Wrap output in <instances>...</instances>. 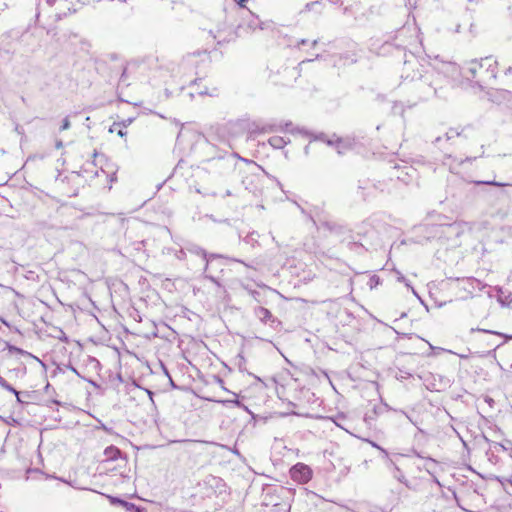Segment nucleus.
Here are the masks:
<instances>
[{
    "label": "nucleus",
    "mask_w": 512,
    "mask_h": 512,
    "mask_svg": "<svg viewBox=\"0 0 512 512\" xmlns=\"http://www.w3.org/2000/svg\"><path fill=\"white\" fill-rule=\"evenodd\" d=\"M467 77L478 86L484 88L496 81L498 74V61L493 56L473 59L466 68Z\"/></svg>",
    "instance_id": "f257e3e1"
},
{
    "label": "nucleus",
    "mask_w": 512,
    "mask_h": 512,
    "mask_svg": "<svg viewBox=\"0 0 512 512\" xmlns=\"http://www.w3.org/2000/svg\"><path fill=\"white\" fill-rule=\"evenodd\" d=\"M224 260L242 263L248 268H254L252 265L247 264L240 259L225 257L221 254L210 253V256L205 260L203 275L204 278L211 281L219 290H222L223 292L225 291L222 279V274L225 268Z\"/></svg>",
    "instance_id": "f03ea898"
},
{
    "label": "nucleus",
    "mask_w": 512,
    "mask_h": 512,
    "mask_svg": "<svg viewBox=\"0 0 512 512\" xmlns=\"http://www.w3.org/2000/svg\"><path fill=\"white\" fill-rule=\"evenodd\" d=\"M79 0H44L42 9L47 12V6L52 8L50 16L60 20L77 10Z\"/></svg>",
    "instance_id": "7ed1b4c3"
},
{
    "label": "nucleus",
    "mask_w": 512,
    "mask_h": 512,
    "mask_svg": "<svg viewBox=\"0 0 512 512\" xmlns=\"http://www.w3.org/2000/svg\"><path fill=\"white\" fill-rule=\"evenodd\" d=\"M253 314L261 324L267 326L272 332L278 333L282 330L281 320L275 317L267 308L256 306L253 308Z\"/></svg>",
    "instance_id": "20e7f679"
},
{
    "label": "nucleus",
    "mask_w": 512,
    "mask_h": 512,
    "mask_svg": "<svg viewBox=\"0 0 512 512\" xmlns=\"http://www.w3.org/2000/svg\"><path fill=\"white\" fill-rule=\"evenodd\" d=\"M408 30L406 28H401L397 31V34L393 41H385L380 47V54L387 55L391 54L394 50L398 52L405 51L408 46V42L406 41Z\"/></svg>",
    "instance_id": "39448f33"
},
{
    "label": "nucleus",
    "mask_w": 512,
    "mask_h": 512,
    "mask_svg": "<svg viewBox=\"0 0 512 512\" xmlns=\"http://www.w3.org/2000/svg\"><path fill=\"white\" fill-rule=\"evenodd\" d=\"M422 76V65L419 60L410 54L404 61L402 77L411 81L420 79Z\"/></svg>",
    "instance_id": "423d86ee"
},
{
    "label": "nucleus",
    "mask_w": 512,
    "mask_h": 512,
    "mask_svg": "<svg viewBox=\"0 0 512 512\" xmlns=\"http://www.w3.org/2000/svg\"><path fill=\"white\" fill-rule=\"evenodd\" d=\"M289 475L294 482L306 484L312 479L313 471L308 465L299 462L290 468Z\"/></svg>",
    "instance_id": "0eeeda50"
},
{
    "label": "nucleus",
    "mask_w": 512,
    "mask_h": 512,
    "mask_svg": "<svg viewBox=\"0 0 512 512\" xmlns=\"http://www.w3.org/2000/svg\"><path fill=\"white\" fill-rule=\"evenodd\" d=\"M277 130L275 124L251 122L247 124V132L250 137H255L260 134L270 133Z\"/></svg>",
    "instance_id": "6e6552de"
},
{
    "label": "nucleus",
    "mask_w": 512,
    "mask_h": 512,
    "mask_svg": "<svg viewBox=\"0 0 512 512\" xmlns=\"http://www.w3.org/2000/svg\"><path fill=\"white\" fill-rule=\"evenodd\" d=\"M87 167L84 168V171L86 173H92L94 176L96 177H99L100 175V172L104 173L108 179V181L110 183H113L114 181H116V171H105L103 169V167L100 168V170H97V169H92L93 166H95V163L94 162H91V163H87L86 164Z\"/></svg>",
    "instance_id": "1a4fd4ad"
},
{
    "label": "nucleus",
    "mask_w": 512,
    "mask_h": 512,
    "mask_svg": "<svg viewBox=\"0 0 512 512\" xmlns=\"http://www.w3.org/2000/svg\"><path fill=\"white\" fill-rule=\"evenodd\" d=\"M465 128H450L444 136H439L435 139V144H441L443 140L450 141L451 139L455 137H461L464 135Z\"/></svg>",
    "instance_id": "9d476101"
},
{
    "label": "nucleus",
    "mask_w": 512,
    "mask_h": 512,
    "mask_svg": "<svg viewBox=\"0 0 512 512\" xmlns=\"http://www.w3.org/2000/svg\"><path fill=\"white\" fill-rule=\"evenodd\" d=\"M6 349L9 351V353L11 354H20V355H23L25 357H29V358H32V359H35L37 360L38 362H40L42 365H43V362L37 358L36 356L32 355L31 353L27 352V351H24L23 349L21 348H18L8 342H6Z\"/></svg>",
    "instance_id": "9b49d317"
},
{
    "label": "nucleus",
    "mask_w": 512,
    "mask_h": 512,
    "mask_svg": "<svg viewBox=\"0 0 512 512\" xmlns=\"http://www.w3.org/2000/svg\"><path fill=\"white\" fill-rule=\"evenodd\" d=\"M290 142L289 139H286L282 136H273L270 137L268 140V143L274 148V149H282L284 148L288 143Z\"/></svg>",
    "instance_id": "f8f14e48"
},
{
    "label": "nucleus",
    "mask_w": 512,
    "mask_h": 512,
    "mask_svg": "<svg viewBox=\"0 0 512 512\" xmlns=\"http://www.w3.org/2000/svg\"><path fill=\"white\" fill-rule=\"evenodd\" d=\"M390 471L394 478H396L399 482L408 486L406 478L400 468L393 462H390Z\"/></svg>",
    "instance_id": "ddd939ff"
},
{
    "label": "nucleus",
    "mask_w": 512,
    "mask_h": 512,
    "mask_svg": "<svg viewBox=\"0 0 512 512\" xmlns=\"http://www.w3.org/2000/svg\"><path fill=\"white\" fill-rule=\"evenodd\" d=\"M391 408L387 404H383L380 406H374L373 408V416L366 414L364 417L365 422L370 423L375 417L384 412V410H390Z\"/></svg>",
    "instance_id": "4468645a"
},
{
    "label": "nucleus",
    "mask_w": 512,
    "mask_h": 512,
    "mask_svg": "<svg viewBox=\"0 0 512 512\" xmlns=\"http://www.w3.org/2000/svg\"><path fill=\"white\" fill-rule=\"evenodd\" d=\"M104 455L106 460L112 461L120 457L121 451L117 447L111 445L104 450Z\"/></svg>",
    "instance_id": "2eb2a0df"
},
{
    "label": "nucleus",
    "mask_w": 512,
    "mask_h": 512,
    "mask_svg": "<svg viewBox=\"0 0 512 512\" xmlns=\"http://www.w3.org/2000/svg\"><path fill=\"white\" fill-rule=\"evenodd\" d=\"M234 364L237 366L238 370L242 373L247 372V361L243 353H238L234 358Z\"/></svg>",
    "instance_id": "dca6fc26"
},
{
    "label": "nucleus",
    "mask_w": 512,
    "mask_h": 512,
    "mask_svg": "<svg viewBox=\"0 0 512 512\" xmlns=\"http://www.w3.org/2000/svg\"><path fill=\"white\" fill-rule=\"evenodd\" d=\"M0 387L5 389L6 391L13 393L16 396L17 401L22 402V400L20 399V393L17 390H15L1 375H0Z\"/></svg>",
    "instance_id": "f3484780"
},
{
    "label": "nucleus",
    "mask_w": 512,
    "mask_h": 512,
    "mask_svg": "<svg viewBox=\"0 0 512 512\" xmlns=\"http://www.w3.org/2000/svg\"><path fill=\"white\" fill-rule=\"evenodd\" d=\"M248 26L252 30H256V29L263 30L264 29V23L261 22L260 19L255 15H252V19L249 21Z\"/></svg>",
    "instance_id": "a211bd4d"
},
{
    "label": "nucleus",
    "mask_w": 512,
    "mask_h": 512,
    "mask_svg": "<svg viewBox=\"0 0 512 512\" xmlns=\"http://www.w3.org/2000/svg\"><path fill=\"white\" fill-rule=\"evenodd\" d=\"M190 252L202 257V259L205 261L209 256H210V253H207L203 248L199 247V246H192L190 249H189Z\"/></svg>",
    "instance_id": "6ab92c4d"
},
{
    "label": "nucleus",
    "mask_w": 512,
    "mask_h": 512,
    "mask_svg": "<svg viewBox=\"0 0 512 512\" xmlns=\"http://www.w3.org/2000/svg\"><path fill=\"white\" fill-rule=\"evenodd\" d=\"M483 332V333H488V334H494V335H497V336H501V337H504L506 340L507 339H512V335L511 336H507L503 333H500V332H496V331H493V330H487V329H481V328H471V333L473 332Z\"/></svg>",
    "instance_id": "aec40b11"
},
{
    "label": "nucleus",
    "mask_w": 512,
    "mask_h": 512,
    "mask_svg": "<svg viewBox=\"0 0 512 512\" xmlns=\"http://www.w3.org/2000/svg\"><path fill=\"white\" fill-rule=\"evenodd\" d=\"M258 238V233L253 231L244 238V241L248 244H251L252 246H255L258 243Z\"/></svg>",
    "instance_id": "412c9836"
},
{
    "label": "nucleus",
    "mask_w": 512,
    "mask_h": 512,
    "mask_svg": "<svg viewBox=\"0 0 512 512\" xmlns=\"http://www.w3.org/2000/svg\"><path fill=\"white\" fill-rule=\"evenodd\" d=\"M396 275H397V280L401 283H404L408 288H411L412 292L417 295L416 291L414 290V288L411 286L410 282L407 280V278L400 272V271H396Z\"/></svg>",
    "instance_id": "4be33fe9"
},
{
    "label": "nucleus",
    "mask_w": 512,
    "mask_h": 512,
    "mask_svg": "<svg viewBox=\"0 0 512 512\" xmlns=\"http://www.w3.org/2000/svg\"><path fill=\"white\" fill-rule=\"evenodd\" d=\"M233 395L235 396L234 399H231V400H222V401H219L220 403H222L223 405H235V406H238V407H243L246 409V407L244 406V404H242L238 399H237V395L235 393H233Z\"/></svg>",
    "instance_id": "5701e85b"
},
{
    "label": "nucleus",
    "mask_w": 512,
    "mask_h": 512,
    "mask_svg": "<svg viewBox=\"0 0 512 512\" xmlns=\"http://www.w3.org/2000/svg\"><path fill=\"white\" fill-rule=\"evenodd\" d=\"M124 508L128 512H145V510L141 507L136 506L133 503L127 502L124 504Z\"/></svg>",
    "instance_id": "b1692460"
},
{
    "label": "nucleus",
    "mask_w": 512,
    "mask_h": 512,
    "mask_svg": "<svg viewBox=\"0 0 512 512\" xmlns=\"http://www.w3.org/2000/svg\"><path fill=\"white\" fill-rule=\"evenodd\" d=\"M474 183L476 185H492V186H497V187H502V186H508L509 185L507 183H501V182H497V181H475Z\"/></svg>",
    "instance_id": "393cba45"
},
{
    "label": "nucleus",
    "mask_w": 512,
    "mask_h": 512,
    "mask_svg": "<svg viewBox=\"0 0 512 512\" xmlns=\"http://www.w3.org/2000/svg\"><path fill=\"white\" fill-rule=\"evenodd\" d=\"M412 377V374L407 372V371H403V370H399V372L396 374V379L398 380H406V379H410Z\"/></svg>",
    "instance_id": "a878e982"
},
{
    "label": "nucleus",
    "mask_w": 512,
    "mask_h": 512,
    "mask_svg": "<svg viewBox=\"0 0 512 512\" xmlns=\"http://www.w3.org/2000/svg\"><path fill=\"white\" fill-rule=\"evenodd\" d=\"M108 498H109V500H110V502L112 504H118V505H121L123 507H124V504L127 503V501L122 500V499H120L118 497L108 496Z\"/></svg>",
    "instance_id": "bb28decb"
},
{
    "label": "nucleus",
    "mask_w": 512,
    "mask_h": 512,
    "mask_svg": "<svg viewBox=\"0 0 512 512\" xmlns=\"http://www.w3.org/2000/svg\"><path fill=\"white\" fill-rule=\"evenodd\" d=\"M369 187L367 185H362L361 183L358 186V189L362 191V198L363 200H367L370 196V193H365L364 191L368 189Z\"/></svg>",
    "instance_id": "cd10ccee"
},
{
    "label": "nucleus",
    "mask_w": 512,
    "mask_h": 512,
    "mask_svg": "<svg viewBox=\"0 0 512 512\" xmlns=\"http://www.w3.org/2000/svg\"><path fill=\"white\" fill-rule=\"evenodd\" d=\"M131 122H132V120H131V119H128L127 121H123V122H121V123H114V124H113V126H112V128L110 129V131H111V132H113V131H114V128H115L116 126H120V125H121L123 128H126V127H127V125H129Z\"/></svg>",
    "instance_id": "c85d7f7f"
},
{
    "label": "nucleus",
    "mask_w": 512,
    "mask_h": 512,
    "mask_svg": "<svg viewBox=\"0 0 512 512\" xmlns=\"http://www.w3.org/2000/svg\"><path fill=\"white\" fill-rule=\"evenodd\" d=\"M70 128V120L68 117H65L62 121V125L60 127V130L63 131V130H67Z\"/></svg>",
    "instance_id": "c756f323"
},
{
    "label": "nucleus",
    "mask_w": 512,
    "mask_h": 512,
    "mask_svg": "<svg viewBox=\"0 0 512 512\" xmlns=\"http://www.w3.org/2000/svg\"><path fill=\"white\" fill-rule=\"evenodd\" d=\"M379 282H380L379 277L372 276L370 278V280H369V285H370L371 288H374V287H376L379 284Z\"/></svg>",
    "instance_id": "7c9ffc66"
},
{
    "label": "nucleus",
    "mask_w": 512,
    "mask_h": 512,
    "mask_svg": "<svg viewBox=\"0 0 512 512\" xmlns=\"http://www.w3.org/2000/svg\"><path fill=\"white\" fill-rule=\"evenodd\" d=\"M320 2L319 1H313V2H309L305 5V11H311L314 6L318 5Z\"/></svg>",
    "instance_id": "2f4dec72"
},
{
    "label": "nucleus",
    "mask_w": 512,
    "mask_h": 512,
    "mask_svg": "<svg viewBox=\"0 0 512 512\" xmlns=\"http://www.w3.org/2000/svg\"><path fill=\"white\" fill-rule=\"evenodd\" d=\"M200 94H202V95L208 94L210 96H218V90L216 88H214L211 93H208L207 91H202V92H200Z\"/></svg>",
    "instance_id": "473e14b6"
},
{
    "label": "nucleus",
    "mask_w": 512,
    "mask_h": 512,
    "mask_svg": "<svg viewBox=\"0 0 512 512\" xmlns=\"http://www.w3.org/2000/svg\"><path fill=\"white\" fill-rule=\"evenodd\" d=\"M426 387L427 389H429L430 391H438L439 389L436 387L435 384L433 383H430V384H426Z\"/></svg>",
    "instance_id": "72a5a7b5"
},
{
    "label": "nucleus",
    "mask_w": 512,
    "mask_h": 512,
    "mask_svg": "<svg viewBox=\"0 0 512 512\" xmlns=\"http://www.w3.org/2000/svg\"><path fill=\"white\" fill-rule=\"evenodd\" d=\"M337 148H338V153L339 154L343 153V151H342V141L341 140L337 141Z\"/></svg>",
    "instance_id": "f704fd0d"
},
{
    "label": "nucleus",
    "mask_w": 512,
    "mask_h": 512,
    "mask_svg": "<svg viewBox=\"0 0 512 512\" xmlns=\"http://www.w3.org/2000/svg\"><path fill=\"white\" fill-rule=\"evenodd\" d=\"M68 369H70L73 373H75L77 376H80L79 372L77 371L76 368H74L73 366L71 365H68L67 366Z\"/></svg>",
    "instance_id": "c9c22d12"
},
{
    "label": "nucleus",
    "mask_w": 512,
    "mask_h": 512,
    "mask_svg": "<svg viewBox=\"0 0 512 512\" xmlns=\"http://www.w3.org/2000/svg\"><path fill=\"white\" fill-rule=\"evenodd\" d=\"M504 74L507 76L512 75V65L504 71Z\"/></svg>",
    "instance_id": "e433bc0d"
},
{
    "label": "nucleus",
    "mask_w": 512,
    "mask_h": 512,
    "mask_svg": "<svg viewBox=\"0 0 512 512\" xmlns=\"http://www.w3.org/2000/svg\"><path fill=\"white\" fill-rule=\"evenodd\" d=\"M125 128H122V129H119L117 131L118 135L121 136V137H124L126 135V131L124 130Z\"/></svg>",
    "instance_id": "4c0bfd02"
},
{
    "label": "nucleus",
    "mask_w": 512,
    "mask_h": 512,
    "mask_svg": "<svg viewBox=\"0 0 512 512\" xmlns=\"http://www.w3.org/2000/svg\"><path fill=\"white\" fill-rule=\"evenodd\" d=\"M55 147L57 149H60L63 147V142L61 140H57L56 143H55Z\"/></svg>",
    "instance_id": "58836bf2"
},
{
    "label": "nucleus",
    "mask_w": 512,
    "mask_h": 512,
    "mask_svg": "<svg viewBox=\"0 0 512 512\" xmlns=\"http://www.w3.org/2000/svg\"><path fill=\"white\" fill-rule=\"evenodd\" d=\"M474 159H475V158L467 157L466 159L461 160V161H460V164H462V163H464V162H471V161H473Z\"/></svg>",
    "instance_id": "ea45409f"
},
{
    "label": "nucleus",
    "mask_w": 512,
    "mask_h": 512,
    "mask_svg": "<svg viewBox=\"0 0 512 512\" xmlns=\"http://www.w3.org/2000/svg\"><path fill=\"white\" fill-rule=\"evenodd\" d=\"M372 446L380 449L382 452H384L385 454L387 453L383 448L379 447L377 444H375L374 442H371Z\"/></svg>",
    "instance_id": "a19ab883"
},
{
    "label": "nucleus",
    "mask_w": 512,
    "mask_h": 512,
    "mask_svg": "<svg viewBox=\"0 0 512 512\" xmlns=\"http://www.w3.org/2000/svg\"><path fill=\"white\" fill-rule=\"evenodd\" d=\"M237 157H238L240 160H242V161H244V162H246V163H253V161H251V160H247V159L242 158V157H240V156H237Z\"/></svg>",
    "instance_id": "79ce46f5"
},
{
    "label": "nucleus",
    "mask_w": 512,
    "mask_h": 512,
    "mask_svg": "<svg viewBox=\"0 0 512 512\" xmlns=\"http://www.w3.org/2000/svg\"><path fill=\"white\" fill-rule=\"evenodd\" d=\"M329 1L334 3V4H340V5L343 4V2H341L340 0H329Z\"/></svg>",
    "instance_id": "37998d69"
},
{
    "label": "nucleus",
    "mask_w": 512,
    "mask_h": 512,
    "mask_svg": "<svg viewBox=\"0 0 512 512\" xmlns=\"http://www.w3.org/2000/svg\"><path fill=\"white\" fill-rule=\"evenodd\" d=\"M307 43H308V41H307L306 39H302V40L299 42L298 46H300V45H305V44H307Z\"/></svg>",
    "instance_id": "c03bdc74"
},
{
    "label": "nucleus",
    "mask_w": 512,
    "mask_h": 512,
    "mask_svg": "<svg viewBox=\"0 0 512 512\" xmlns=\"http://www.w3.org/2000/svg\"><path fill=\"white\" fill-rule=\"evenodd\" d=\"M0 321H1L5 326L9 327V323H8L5 319L1 318V319H0Z\"/></svg>",
    "instance_id": "a18cd8bd"
},
{
    "label": "nucleus",
    "mask_w": 512,
    "mask_h": 512,
    "mask_svg": "<svg viewBox=\"0 0 512 512\" xmlns=\"http://www.w3.org/2000/svg\"><path fill=\"white\" fill-rule=\"evenodd\" d=\"M284 72H285L286 74H292V76H294V74H295V72H294V71H290V70H287V69H285V70H284Z\"/></svg>",
    "instance_id": "49530a36"
},
{
    "label": "nucleus",
    "mask_w": 512,
    "mask_h": 512,
    "mask_svg": "<svg viewBox=\"0 0 512 512\" xmlns=\"http://www.w3.org/2000/svg\"><path fill=\"white\" fill-rule=\"evenodd\" d=\"M290 125H291V123H286L284 127L281 126L280 128L287 130Z\"/></svg>",
    "instance_id": "de8ad7c7"
},
{
    "label": "nucleus",
    "mask_w": 512,
    "mask_h": 512,
    "mask_svg": "<svg viewBox=\"0 0 512 512\" xmlns=\"http://www.w3.org/2000/svg\"><path fill=\"white\" fill-rule=\"evenodd\" d=\"M399 412H400L401 414H403L404 416H406L407 418H409V416L407 415V413H406L405 411H403V410H399Z\"/></svg>",
    "instance_id": "09e8293b"
},
{
    "label": "nucleus",
    "mask_w": 512,
    "mask_h": 512,
    "mask_svg": "<svg viewBox=\"0 0 512 512\" xmlns=\"http://www.w3.org/2000/svg\"><path fill=\"white\" fill-rule=\"evenodd\" d=\"M372 188H373V189H379V186H378L377 184H373V185H372Z\"/></svg>",
    "instance_id": "8fccbe9b"
},
{
    "label": "nucleus",
    "mask_w": 512,
    "mask_h": 512,
    "mask_svg": "<svg viewBox=\"0 0 512 512\" xmlns=\"http://www.w3.org/2000/svg\"><path fill=\"white\" fill-rule=\"evenodd\" d=\"M147 393H148L149 397L152 399L153 393L151 391H149V390H147Z\"/></svg>",
    "instance_id": "3c124183"
},
{
    "label": "nucleus",
    "mask_w": 512,
    "mask_h": 512,
    "mask_svg": "<svg viewBox=\"0 0 512 512\" xmlns=\"http://www.w3.org/2000/svg\"><path fill=\"white\" fill-rule=\"evenodd\" d=\"M226 196H231V192L230 190H227L226 193H225Z\"/></svg>",
    "instance_id": "603ef678"
},
{
    "label": "nucleus",
    "mask_w": 512,
    "mask_h": 512,
    "mask_svg": "<svg viewBox=\"0 0 512 512\" xmlns=\"http://www.w3.org/2000/svg\"><path fill=\"white\" fill-rule=\"evenodd\" d=\"M52 403L55 404V405H59L60 404L57 400H53Z\"/></svg>",
    "instance_id": "864d4df0"
},
{
    "label": "nucleus",
    "mask_w": 512,
    "mask_h": 512,
    "mask_svg": "<svg viewBox=\"0 0 512 512\" xmlns=\"http://www.w3.org/2000/svg\"><path fill=\"white\" fill-rule=\"evenodd\" d=\"M508 482L510 483V485L512 486V475L510 476V478L508 479Z\"/></svg>",
    "instance_id": "5fc2aeb1"
},
{
    "label": "nucleus",
    "mask_w": 512,
    "mask_h": 512,
    "mask_svg": "<svg viewBox=\"0 0 512 512\" xmlns=\"http://www.w3.org/2000/svg\"><path fill=\"white\" fill-rule=\"evenodd\" d=\"M93 156H94V158H97V157H99V154L97 152H94Z\"/></svg>",
    "instance_id": "6e6d98bb"
},
{
    "label": "nucleus",
    "mask_w": 512,
    "mask_h": 512,
    "mask_svg": "<svg viewBox=\"0 0 512 512\" xmlns=\"http://www.w3.org/2000/svg\"><path fill=\"white\" fill-rule=\"evenodd\" d=\"M487 402H488V404L491 405L493 403V400L492 399H488Z\"/></svg>",
    "instance_id": "4d7b16f0"
},
{
    "label": "nucleus",
    "mask_w": 512,
    "mask_h": 512,
    "mask_svg": "<svg viewBox=\"0 0 512 512\" xmlns=\"http://www.w3.org/2000/svg\"><path fill=\"white\" fill-rule=\"evenodd\" d=\"M317 44V40L312 41V45L315 46Z\"/></svg>",
    "instance_id": "13d9d810"
},
{
    "label": "nucleus",
    "mask_w": 512,
    "mask_h": 512,
    "mask_svg": "<svg viewBox=\"0 0 512 512\" xmlns=\"http://www.w3.org/2000/svg\"><path fill=\"white\" fill-rule=\"evenodd\" d=\"M61 339H62L63 341H67V340H68L66 336H62V338H61Z\"/></svg>",
    "instance_id": "bf43d9fd"
},
{
    "label": "nucleus",
    "mask_w": 512,
    "mask_h": 512,
    "mask_svg": "<svg viewBox=\"0 0 512 512\" xmlns=\"http://www.w3.org/2000/svg\"><path fill=\"white\" fill-rule=\"evenodd\" d=\"M61 339H62L63 341H67V340H68L66 336H62V338H61Z\"/></svg>",
    "instance_id": "052dcab7"
},
{
    "label": "nucleus",
    "mask_w": 512,
    "mask_h": 512,
    "mask_svg": "<svg viewBox=\"0 0 512 512\" xmlns=\"http://www.w3.org/2000/svg\"><path fill=\"white\" fill-rule=\"evenodd\" d=\"M325 226H327V227H328V229H331V228H332V227H331V226H329L327 223H325Z\"/></svg>",
    "instance_id": "680f3d73"
}]
</instances>
